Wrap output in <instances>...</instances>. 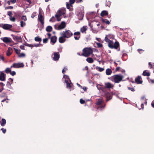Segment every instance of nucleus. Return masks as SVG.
<instances>
[{
    "label": "nucleus",
    "mask_w": 154,
    "mask_h": 154,
    "mask_svg": "<svg viewBox=\"0 0 154 154\" xmlns=\"http://www.w3.org/2000/svg\"><path fill=\"white\" fill-rule=\"evenodd\" d=\"M10 73L12 76H14L16 75V72L14 71H11Z\"/></svg>",
    "instance_id": "obj_53"
},
{
    "label": "nucleus",
    "mask_w": 154,
    "mask_h": 154,
    "mask_svg": "<svg viewBox=\"0 0 154 154\" xmlns=\"http://www.w3.org/2000/svg\"><path fill=\"white\" fill-rule=\"evenodd\" d=\"M109 36L110 35H108L106 36L105 38V41L106 42H107L108 43L111 41L109 39Z\"/></svg>",
    "instance_id": "obj_32"
},
{
    "label": "nucleus",
    "mask_w": 154,
    "mask_h": 154,
    "mask_svg": "<svg viewBox=\"0 0 154 154\" xmlns=\"http://www.w3.org/2000/svg\"><path fill=\"white\" fill-rule=\"evenodd\" d=\"M25 56V54L23 53H21L18 55L19 57H24Z\"/></svg>",
    "instance_id": "obj_49"
},
{
    "label": "nucleus",
    "mask_w": 154,
    "mask_h": 154,
    "mask_svg": "<svg viewBox=\"0 0 154 154\" xmlns=\"http://www.w3.org/2000/svg\"><path fill=\"white\" fill-rule=\"evenodd\" d=\"M73 35V33L71 32L69 30H68V38L70 37Z\"/></svg>",
    "instance_id": "obj_39"
},
{
    "label": "nucleus",
    "mask_w": 154,
    "mask_h": 154,
    "mask_svg": "<svg viewBox=\"0 0 154 154\" xmlns=\"http://www.w3.org/2000/svg\"><path fill=\"white\" fill-rule=\"evenodd\" d=\"M66 26V23L64 22H62L60 25L58 26L57 28V30H60L64 28Z\"/></svg>",
    "instance_id": "obj_17"
},
{
    "label": "nucleus",
    "mask_w": 154,
    "mask_h": 154,
    "mask_svg": "<svg viewBox=\"0 0 154 154\" xmlns=\"http://www.w3.org/2000/svg\"><path fill=\"white\" fill-rule=\"evenodd\" d=\"M86 60L89 63H92L94 62L93 59L91 57H88L87 58Z\"/></svg>",
    "instance_id": "obj_29"
},
{
    "label": "nucleus",
    "mask_w": 154,
    "mask_h": 154,
    "mask_svg": "<svg viewBox=\"0 0 154 154\" xmlns=\"http://www.w3.org/2000/svg\"><path fill=\"white\" fill-rule=\"evenodd\" d=\"M138 51L139 53L140 54H141V51H143V50L142 49H139L137 50Z\"/></svg>",
    "instance_id": "obj_59"
},
{
    "label": "nucleus",
    "mask_w": 154,
    "mask_h": 154,
    "mask_svg": "<svg viewBox=\"0 0 154 154\" xmlns=\"http://www.w3.org/2000/svg\"><path fill=\"white\" fill-rule=\"evenodd\" d=\"M5 79V74L3 72H1L0 74V80L4 81Z\"/></svg>",
    "instance_id": "obj_20"
},
{
    "label": "nucleus",
    "mask_w": 154,
    "mask_h": 154,
    "mask_svg": "<svg viewBox=\"0 0 154 154\" xmlns=\"http://www.w3.org/2000/svg\"><path fill=\"white\" fill-rule=\"evenodd\" d=\"M151 105L152 107L154 108V100H153V101L152 102Z\"/></svg>",
    "instance_id": "obj_60"
},
{
    "label": "nucleus",
    "mask_w": 154,
    "mask_h": 154,
    "mask_svg": "<svg viewBox=\"0 0 154 154\" xmlns=\"http://www.w3.org/2000/svg\"><path fill=\"white\" fill-rule=\"evenodd\" d=\"M54 57L53 58V60L54 61H57L60 58V54L58 52H54L53 54Z\"/></svg>",
    "instance_id": "obj_14"
},
{
    "label": "nucleus",
    "mask_w": 154,
    "mask_h": 154,
    "mask_svg": "<svg viewBox=\"0 0 154 154\" xmlns=\"http://www.w3.org/2000/svg\"><path fill=\"white\" fill-rule=\"evenodd\" d=\"M112 71L110 69H107L106 70V73L107 75H110L112 73Z\"/></svg>",
    "instance_id": "obj_28"
},
{
    "label": "nucleus",
    "mask_w": 154,
    "mask_h": 154,
    "mask_svg": "<svg viewBox=\"0 0 154 154\" xmlns=\"http://www.w3.org/2000/svg\"><path fill=\"white\" fill-rule=\"evenodd\" d=\"M87 29V26H84L80 29L82 33H86V31Z\"/></svg>",
    "instance_id": "obj_25"
},
{
    "label": "nucleus",
    "mask_w": 154,
    "mask_h": 154,
    "mask_svg": "<svg viewBox=\"0 0 154 154\" xmlns=\"http://www.w3.org/2000/svg\"><path fill=\"white\" fill-rule=\"evenodd\" d=\"M16 0H11V2L12 3H14L16 2Z\"/></svg>",
    "instance_id": "obj_63"
},
{
    "label": "nucleus",
    "mask_w": 154,
    "mask_h": 154,
    "mask_svg": "<svg viewBox=\"0 0 154 154\" xmlns=\"http://www.w3.org/2000/svg\"><path fill=\"white\" fill-rule=\"evenodd\" d=\"M73 14H74L73 13V12H71L69 14V17H70V18H71L73 16Z\"/></svg>",
    "instance_id": "obj_43"
},
{
    "label": "nucleus",
    "mask_w": 154,
    "mask_h": 154,
    "mask_svg": "<svg viewBox=\"0 0 154 154\" xmlns=\"http://www.w3.org/2000/svg\"><path fill=\"white\" fill-rule=\"evenodd\" d=\"M149 81L152 83H154V80L151 79L149 80Z\"/></svg>",
    "instance_id": "obj_62"
},
{
    "label": "nucleus",
    "mask_w": 154,
    "mask_h": 154,
    "mask_svg": "<svg viewBox=\"0 0 154 154\" xmlns=\"http://www.w3.org/2000/svg\"><path fill=\"white\" fill-rule=\"evenodd\" d=\"M44 18L43 17L41 13H39L38 15V20L39 21L42 25H43L44 22Z\"/></svg>",
    "instance_id": "obj_9"
},
{
    "label": "nucleus",
    "mask_w": 154,
    "mask_h": 154,
    "mask_svg": "<svg viewBox=\"0 0 154 154\" xmlns=\"http://www.w3.org/2000/svg\"><path fill=\"white\" fill-rule=\"evenodd\" d=\"M97 46L98 48H101L103 46V45L100 43H96Z\"/></svg>",
    "instance_id": "obj_37"
},
{
    "label": "nucleus",
    "mask_w": 154,
    "mask_h": 154,
    "mask_svg": "<svg viewBox=\"0 0 154 154\" xmlns=\"http://www.w3.org/2000/svg\"><path fill=\"white\" fill-rule=\"evenodd\" d=\"M13 52L12 49L11 48H8L6 52V55L7 56H9L12 54Z\"/></svg>",
    "instance_id": "obj_19"
},
{
    "label": "nucleus",
    "mask_w": 154,
    "mask_h": 154,
    "mask_svg": "<svg viewBox=\"0 0 154 154\" xmlns=\"http://www.w3.org/2000/svg\"><path fill=\"white\" fill-rule=\"evenodd\" d=\"M7 15H8L10 17H11L12 16V13L11 11H8V12L7 13Z\"/></svg>",
    "instance_id": "obj_50"
},
{
    "label": "nucleus",
    "mask_w": 154,
    "mask_h": 154,
    "mask_svg": "<svg viewBox=\"0 0 154 154\" xmlns=\"http://www.w3.org/2000/svg\"><path fill=\"white\" fill-rule=\"evenodd\" d=\"M100 15L102 17H103L106 16H107V17L109 18H110L111 17L110 15L108 14V11H102Z\"/></svg>",
    "instance_id": "obj_10"
},
{
    "label": "nucleus",
    "mask_w": 154,
    "mask_h": 154,
    "mask_svg": "<svg viewBox=\"0 0 154 154\" xmlns=\"http://www.w3.org/2000/svg\"><path fill=\"white\" fill-rule=\"evenodd\" d=\"M2 27L5 29L8 30L12 27V26L10 24H3Z\"/></svg>",
    "instance_id": "obj_13"
},
{
    "label": "nucleus",
    "mask_w": 154,
    "mask_h": 154,
    "mask_svg": "<svg viewBox=\"0 0 154 154\" xmlns=\"http://www.w3.org/2000/svg\"><path fill=\"white\" fill-rule=\"evenodd\" d=\"M14 8V7L13 6H9L8 7H6L5 8V10H7L8 9H12Z\"/></svg>",
    "instance_id": "obj_40"
},
{
    "label": "nucleus",
    "mask_w": 154,
    "mask_h": 154,
    "mask_svg": "<svg viewBox=\"0 0 154 154\" xmlns=\"http://www.w3.org/2000/svg\"><path fill=\"white\" fill-rule=\"evenodd\" d=\"M128 89L129 90H130L134 92L135 91V89L133 88H130V87H128Z\"/></svg>",
    "instance_id": "obj_44"
},
{
    "label": "nucleus",
    "mask_w": 154,
    "mask_h": 154,
    "mask_svg": "<svg viewBox=\"0 0 154 154\" xmlns=\"http://www.w3.org/2000/svg\"><path fill=\"white\" fill-rule=\"evenodd\" d=\"M65 40L63 37H60L59 38V42L60 43H63L65 42Z\"/></svg>",
    "instance_id": "obj_31"
},
{
    "label": "nucleus",
    "mask_w": 154,
    "mask_h": 154,
    "mask_svg": "<svg viewBox=\"0 0 154 154\" xmlns=\"http://www.w3.org/2000/svg\"><path fill=\"white\" fill-rule=\"evenodd\" d=\"M111 4V2L109 0H106V7H109Z\"/></svg>",
    "instance_id": "obj_35"
},
{
    "label": "nucleus",
    "mask_w": 154,
    "mask_h": 154,
    "mask_svg": "<svg viewBox=\"0 0 154 154\" xmlns=\"http://www.w3.org/2000/svg\"><path fill=\"white\" fill-rule=\"evenodd\" d=\"M80 102L81 104H84L85 103V101L82 99H80Z\"/></svg>",
    "instance_id": "obj_45"
},
{
    "label": "nucleus",
    "mask_w": 154,
    "mask_h": 154,
    "mask_svg": "<svg viewBox=\"0 0 154 154\" xmlns=\"http://www.w3.org/2000/svg\"><path fill=\"white\" fill-rule=\"evenodd\" d=\"M108 44V47L111 49L114 48L117 49L119 46V43L118 42H116L114 43L113 42L111 41Z\"/></svg>",
    "instance_id": "obj_4"
},
{
    "label": "nucleus",
    "mask_w": 154,
    "mask_h": 154,
    "mask_svg": "<svg viewBox=\"0 0 154 154\" xmlns=\"http://www.w3.org/2000/svg\"><path fill=\"white\" fill-rule=\"evenodd\" d=\"M67 75H64L62 79V81L64 83H66V87L67 88Z\"/></svg>",
    "instance_id": "obj_18"
},
{
    "label": "nucleus",
    "mask_w": 154,
    "mask_h": 154,
    "mask_svg": "<svg viewBox=\"0 0 154 154\" xmlns=\"http://www.w3.org/2000/svg\"><path fill=\"white\" fill-rule=\"evenodd\" d=\"M66 12V10L65 8L62 9L58 11V14H56L55 15V17L57 19V20L58 21H60L61 20V18L60 17L63 14H64Z\"/></svg>",
    "instance_id": "obj_5"
},
{
    "label": "nucleus",
    "mask_w": 154,
    "mask_h": 154,
    "mask_svg": "<svg viewBox=\"0 0 154 154\" xmlns=\"http://www.w3.org/2000/svg\"><path fill=\"white\" fill-rule=\"evenodd\" d=\"M20 26L21 27H23L26 25L25 23H24L23 21H20Z\"/></svg>",
    "instance_id": "obj_41"
},
{
    "label": "nucleus",
    "mask_w": 154,
    "mask_h": 154,
    "mask_svg": "<svg viewBox=\"0 0 154 154\" xmlns=\"http://www.w3.org/2000/svg\"><path fill=\"white\" fill-rule=\"evenodd\" d=\"M106 87L108 88H113V85H112L111 83L109 82H107L105 83Z\"/></svg>",
    "instance_id": "obj_21"
},
{
    "label": "nucleus",
    "mask_w": 154,
    "mask_h": 154,
    "mask_svg": "<svg viewBox=\"0 0 154 154\" xmlns=\"http://www.w3.org/2000/svg\"><path fill=\"white\" fill-rule=\"evenodd\" d=\"M25 1H26L29 4H30L31 3V2L30 0H24Z\"/></svg>",
    "instance_id": "obj_64"
},
{
    "label": "nucleus",
    "mask_w": 154,
    "mask_h": 154,
    "mask_svg": "<svg viewBox=\"0 0 154 154\" xmlns=\"http://www.w3.org/2000/svg\"><path fill=\"white\" fill-rule=\"evenodd\" d=\"M25 45L26 46H27V47H34V45H32V44H28V43H26V44H25Z\"/></svg>",
    "instance_id": "obj_42"
},
{
    "label": "nucleus",
    "mask_w": 154,
    "mask_h": 154,
    "mask_svg": "<svg viewBox=\"0 0 154 154\" xmlns=\"http://www.w3.org/2000/svg\"><path fill=\"white\" fill-rule=\"evenodd\" d=\"M57 37L56 36H52L51 38V41L54 44L57 41Z\"/></svg>",
    "instance_id": "obj_22"
},
{
    "label": "nucleus",
    "mask_w": 154,
    "mask_h": 154,
    "mask_svg": "<svg viewBox=\"0 0 154 154\" xmlns=\"http://www.w3.org/2000/svg\"><path fill=\"white\" fill-rule=\"evenodd\" d=\"M13 39L15 41H17L19 42H21L22 41V39L20 36H16L14 35H11Z\"/></svg>",
    "instance_id": "obj_12"
},
{
    "label": "nucleus",
    "mask_w": 154,
    "mask_h": 154,
    "mask_svg": "<svg viewBox=\"0 0 154 154\" xmlns=\"http://www.w3.org/2000/svg\"><path fill=\"white\" fill-rule=\"evenodd\" d=\"M1 130L2 131L3 133L5 134L6 133V129L2 128Z\"/></svg>",
    "instance_id": "obj_54"
},
{
    "label": "nucleus",
    "mask_w": 154,
    "mask_h": 154,
    "mask_svg": "<svg viewBox=\"0 0 154 154\" xmlns=\"http://www.w3.org/2000/svg\"><path fill=\"white\" fill-rule=\"evenodd\" d=\"M123 76L121 75H113L111 78V80L115 83H118L122 80Z\"/></svg>",
    "instance_id": "obj_2"
},
{
    "label": "nucleus",
    "mask_w": 154,
    "mask_h": 154,
    "mask_svg": "<svg viewBox=\"0 0 154 154\" xmlns=\"http://www.w3.org/2000/svg\"><path fill=\"white\" fill-rule=\"evenodd\" d=\"M120 68L119 67H116V69L115 70V71L116 72L118 71H119V70Z\"/></svg>",
    "instance_id": "obj_58"
},
{
    "label": "nucleus",
    "mask_w": 154,
    "mask_h": 154,
    "mask_svg": "<svg viewBox=\"0 0 154 154\" xmlns=\"http://www.w3.org/2000/svg\"><path fill=\"white\" fill-rule=\"evenodd\" d=\"M0 123L2 126H4L6 123V121L5 119H2V120L0 121Z\"/></svg>",
    "instance_id": "obj_26"
},
{
    "label": "nucleus",
    "mask_w": 154,
    "mask_h": 154,
    "mask_svg": "<svg viewBox=\"0 0 154 154\" xmlns=\"http://www.w3.org/2000/svg\"><path fill=\"white\" fill-rule=\"evenodd\" d=\"M41 44H40V43H39L38 44H34L33 45L34 47H39L40 45Z\"/></svg>",
    "instance_id": "obj_56"
},
{
    "label": "nucleus",
    "mask_w": 154,
    "mask_h": 154,
    "mask_svg": "<svg viewBox=\"0 0 154 154\" xmlns=\"http://www.w3.org/2000/svg\"><path fill=\"white\" fill-rule=\"evenodd\" d=\"M36 12H34L32 13L31 15V17L32 18H34L36 15Z\"/></svg>",
    "instance_id": "obj_52"
},
{
    "label": "nucleus",
    "mask_w": 154,
    "mask_h": 154,
    "mask_svg": "<svg viewBox=\"0 0 154 154\" xmlns=\"http://www.w3.org/2000/svg\"><path fill=\"white\" fill-rule=\"evenodd\" d=\"M74 38L75 40H78L81 37V34L79 32H76L74 33Z\"/></svg>",
    "instance_id": "obj_11"
},
{
    "label": "nucleus",
    "mask_w": 154,
    "mask_h": 154,
    "mask_svg": "<svg viewBox=\"0 0 154 154\" xmlns=\"http://www.w3.org/2000/svg\"><path fill=\"white\" fill-rule=\"evenodd\" d=\"M76 0H69V3H68V9H69L70 11H72L73 10L72 4Z\"/></svg>",
    "instance_id": "obj_7"
},
{
    "label": "nucleus",
    "mask_w": 154,
    "mask_h": 154,
    "mask_svg": "<svg viewBox=\"0 0 154 154\" xmlns=\"http://www.w3.org/2000/svg\"><path fill=\"white\" fill-rule=\"evenodd\" d=\"M67 33V30H66L65 32H63V37L67 38L66 36Z\"/></svg>",
    "instance_id": "obj_36"
},
{
    "label": "nucleus",
    "mask_w": 154,
    "mask_h": 154,
    "mask_svg": "<svg viewBox=\"0 0 154 154\" xmlns=\"http://www.w3.org/2000/svg\"><path fill=\"white\" fill-rule=\"evenodd\" d=\"M135 82L137 84H141L143 83V81L141 76H138L135 80Z\"/></svg>",
    "instance_id": "obj_15"
},
{
    "label": "nucleus",
    "mask_w": 154,
    "mask_h": 154,
    "mask_svg": "<svg viewBox=\"0 0 154 154\" xmlns=\"http://www.w3.org/2000/svg\"><path fill=\"white\" fill-rule=\"evenodd\" d=\"M101 20L103 23H106L107 24L109 25L110 23V21L106 19L102 18Z\"/></svg>",
    "instance_id": "obj_27"
},
{
    "label": "nucleus",
    "mask_w": 154,
    "mask_h": 154,
    "mask_svg": "<svg viewBox=\"0 0 154 154\" xmlns=\"http://www.w3.org/2000/svg\"><path fill=\"white\" fill-rule=\"evenodd\" d=\"M65 69H66V68H65L63 69L62 71V73L63 74H64L65 71H66V70H65Z\"/></svg>",
    "instance_id": "obj_61"
},
{
    "label": "nucleus",
    "mask_w": 154,
    "mask_h": 154,
    "mask_svg": "<svg viewBox=\"0 0 154 154\" xmlns=\"http://www.w3.org/2000/svg\"><path fill=\"white\" fill-rule=\"evenodd\" d=\"M1 39L4 42L6 43H11L12 42V39L10 38L7 37L2 38Z\"/></svg>",
    "instance_id": "obj_8"
},
{
    "label": "nucleus",
    "mask_w": 154,
    "mask_h": 154,
    "mask_svg": "<svg viewBox=\"0 0 154 154\" xmlns=\"http://www.w3.org/2000/svg\"><path fill=\"white\" fill-rule=\"evenodd\" d=\"M92 49L91 48H85L82 50V53L81 54V56L85 57H88L93 53Z\"/></svg>",
    "instance_id": "obj_1"
},
{
    "label": "nucleus",
    "mask_w": 154,
    "mask_h": 154,
    "mask_svg": "<svg viewBox=\"0 0 154 154\" xmlns=\"http://www.w3.org/2000/svg\"><path fill=\"white\" fill-rule=\"evenodd\" d=\"M142 75L144 76H149L150 75V73L148 70H145L143 71Z\"/></svg>",
    "instance_id": "obj_24"
},
{
    "label": "nucleus",
    "mask_w": 154,
    "mask_h": 154,
    "mask_svg": "<svg viewBox=\"0 0 154 154\" xmlns=\"http://www.w3.org/2000/svg\"><path fill=\"white\" fill-rule=\"evenodd\" d=\"M0 59L2 60L3 61L4 60V57L3 56L0 55Z\"/></svg>",
    "instance_id": "obj_55"
},
{
    "label": "nucleus",
    "mask_w": 154,
    "mask_h": 154,
    "mask_svg": "<svg viewBox=\"0 0 154 154\" xmlns=\"http://www.w3.org/2000/svg\"><path fill=\"white\" fill-rule=\"evenodd\" d=\"M21 19L22 20H24V21H26L27 20V18L26 16H23L21 17Z\"/></svg>",
    "instance_id": "obj_47"
},
{
    "label": "nucleus",
    "mask_w": 154,
    "mask_h": 154,
    "mask_svg": "<svg viewBox=\"0 0 154 154\" xmlns=\"http://www.w3.org/2000/svg\"><path fill=\"white\" fill-rule=\"evenodd\" d=\"M78 18L79 20H82L84 16V12L82 11L79 12L77 14Z\"/></svg>",
    "instance_id": "obj_16"
},
{
    "label": "nucleus",
    "mask_w": 154,
    "mask_h": 154,
    "mask_svg": "<svg viewBox=\"0 0 154 154\" xmlns=\"http://www.w3.org/2000/svg\"><path fill=\"white\" fill-rule=\"evenodd\" d=\"M9 80L10 81V82L8 81L7 82V85H11V84L13 83V79H12L10 78L9 79Z\"/></svg>",
    "instance_id": "obj_33"
},
{
    "label": "nucleus",
    "mask_w": 154,
    "mask_h": 154,
    "mask_svg": "<svg viewBox=\"0 0 154 154\" xmlns=\"http://www.w3.org/2000/svg\"><path fill=\"white\" fill-rule=\"evenodd\" d=\"M35 40L36 42H41L42 41V38L38 36H37L35 38Z\"/></svg>",
    "instance_id": "obj_34"
},
{
    "label": "nucleus",
    "mask_w": 154,
    "mask_h": 154,
    "mask_svg": "<svg viewBox=\"0 0 154 154\" xmlns=\"http://www.w3.org/2000/svg\"><path fill=\"white\" fill-rule=\"evenodd\" d=\"M103 101L101 99L98 100V101L96 103V104L98 106L97 107V109L102 110L106 106V104L103 105Z\"/></svg>",
    "instance_id": "obj_3"
},
{
    "label": "nucleus",
    "mask_w": 154,
    "mask_h": 154,
    "mask_svg": "<svg viewBox=\"0 0 154 154\" xmlns=\"http://www.w3.org/2000/svg\"><path fill=\"white\" fill-rule=\"evenodd\" d=\"M24 66L23 63H14L11 66V68L12 67H14V68H20L23 67Z\"/></svg>",
    "instance_id": "obj_6"
},
{
    "label": "nucleus",
    "mask_w": 154,
    "mask_h": 154,
    "mask_svg": "<svg viewBox=\"0 0 154 154\" xmlns=\"http://www.w3.org/2000/svg\"><path fill=\"white\" fill-rule=\"evenodd\" d=\"M46 30L48 32H51L52 30V27L51 26H48L46 28Z\"/></svg>",
    "instance_id": "obj_30"
},
{
    "label": "nucleus",
    "mask_w": 154,
    "mask_h": 154,
    "mask_svg": "<svg viewBox=\"0 0 154 154\" xmlns=\"http://www.w3.org/2000/svg\"><path fill=\"white\" fill-rule=\"evenodd\" d=\"M19 16V15L15 13L14 17H12V16L10 17V20L12 22H15L16 20L15 17H17V16Z\"/></svg>",
    "instance_id": "obj_23"
},
{
    "label": "nucleus",
    "mask_w": 154,
    "mask_h": 154,
    "mask_svg": "<svg viewBox=\"0 0 154 154\" xmlns=\"http://www.w3.org/2000/svg\"><path fill=\"white\" fill-rule=\"evenodd\" d=\"M104 68H101V67H98V70L99 72H102L104 71Z\"/></svg>",
    "instance_id": "obj_46"
},
{
    "label": "nucleus",
    "mask_w": 154,
    "mask_h": 154,
    "mask_svg": "<svg viewBox=\"0 0 154 154\" xmlns=\"http://www.w3.org/2000/svg\"><path fill=\"white\" fill-rule=\"evenodd\" d=\"M20 48L22 50H24V46L23 45H21L20 46Z\"/></svg>",
    "instance_id": "obj_57"
},
{
    "label": "nucleus",
    "mask_w": 154,
    "mask_h": 154,
    "mask_svg": "<svg viewBox=\"0 0 154 154\" xmlns=\"http://www.w3.org/2000/svg\"><path fill=\"white\" fill-rule=\"evenodd\" d=\"M14 49L17 54H19L20 52V50H18L15 48H14Z\"/></svg>",
    "instance_id": "obj_48"
},
{
    "label": "nucleus",
    "mask_w": 154,
    "mask_h": 154,
    "mask_svg": "<svg viewBox=\"0 0 154 154\" xmlns=\"http://www.w3.org/2000/svg\"><path fill=\"white\" fill-rule=\"evenodd\" d=\"M48 38H45L43 39V42L44 43H47L48 42Z\"/></svg>",
    "instance_id": "obj_51"
},
{
    "label": "nucleus",
    "mask_w": 154,
    "mask_h": 154,
    "mask_svg": "<svg viewBox=\"0 0 154 154\" xmlns=\"http://www.w3.org/2000/svg\"><path fill=\"white\" fill-rule=\"evenodd\" d=\"M11 70L9 68H7L5 70V72L7 73H8L11 72Z\"/></svg>",
    "instance_id": "obj_38"
}]
</instances>
